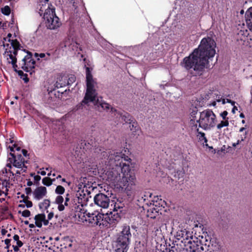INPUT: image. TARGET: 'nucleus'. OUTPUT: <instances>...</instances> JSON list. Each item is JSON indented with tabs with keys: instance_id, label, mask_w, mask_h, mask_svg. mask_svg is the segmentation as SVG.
I'll list each match as a JSON object with an SVG mask.
<instances>
[{
	"instance_id": "obj_1",
	"label": "nucleus",
	"mask_w": 252,
	"mask_h": 252,
	"mask_svg": "<svg viewBox=\"0 0 252 252\" xmlns=\"http://www.w3.org/2000/svg\"><path fill=\"white\" fill-rule=\"evenodd\" d=\"M216 43L211 37L203 38L198 48L195 49L188 56L186 57L181 63L182 65L188 70H190L193 76L202 75L205 68L210 67V61L216 54Z\"/></svg>"
},
{
	"instance_id": "obj_2",
	"label": "nucleus",
	"mask_w": 252,
	"mask_h": 252,
	"mask_svg": "<svg viewBox=\"0 0 252 252\" xmlns=\"http://www.w3.org/2000/svg\"><path fill=\"white\" fill-rule=\"evenodd\" d=\"M107 161L111 168L110 172L112 180L119 183L120 187L125 188L127 195L130 197L135 194L136 177L130 169L131 159L125 154L110 155Z\"/></svg>"
},
{
	"instance_id": "obj_3",
	"label": "nucleus",
	"mask_w": 252,
	"mask_h": 252,
	"mask_svg": "<svg viewBox=\"0 0 252 252\" xmlns=\"http://www.w3.org/2000/svg\"><path fill=\"white\" fill-rule=\"evenodd\" d=\"M86 67V92L85 96L82 101L76 105L75 109H82L84 105L88 104L89 102H93L94 105L95 109L99 111L105 110L106 111L110 108V104L106 103L100 98V99L97 98V93L95 89L97 83L93 79L90 67Z\"/></svg>"
},
{
	"instance_id": "obj_4",
	"label": "nucleus",
	"mask_w": 252,
	"mask_h": 252,
	"mask_svg": "<svg viewBox=\"0 0 252 252\" xmlns=\"http://www.w3.org/2000/svg\"><path fill=\"white\" fill-rule=\"evenodd\" d=\"M176 237L181 240L184 247H189L190 252H201L204 250L200 240L193 236L192 232L182 228L177 231Z\"/></svg>"
},
{
	"instance_id": "obj_5",
	"label": "nucleus",
	"mask_w": 252,
	"mask_h": 252,
	"mask_svg": "<svg viewBox=\"0 0 252 252\" xmlns=\"http://www.w3.org/2000/svg\"><path fill=\"white\" fill-rule=\"evenodd\" d=\"M216 122V115L212 110L208 109L200 113L198 120L191 119L190 124L192 129L197 128L198 123L199 127L204 130H209L215 126Z\"/></svg>"
},
{
	"instance_id": "obj_6",
	"label": "nucleus",
	"mask_w": 252,
	"mask_h": 252,
	"mask_svg": "<svg viewBox=\"0 0 252 252\" xmlns=\"http://www.w3.org/2000/svg\"><path fill=\"white\" fill-rule=\"evenodd\" d=\"M131 238L130 226L126 225L123 226L122 230L118 234L113 244L116 252H127Z\"/></svg>"
},
{
	"instance_id": "obj_7",
	"label": "nucleus",
	"mask_w": 252,
	"mask_h": 252,
	"mask_svg": "<svg viewBox=\"0 0 252 252\" xmlns=\"http://www.w3.org/2000/svg\"><path fill=\"white\" fill-rule=\"evenodd\" d=\"M121 218L119 213L113 211L109 214H103V220L99 224L100 228H111L116 226Z\"/></svg>"
},
{
	"instance_id": "obj_8",
	"label": "nucleus",
	"mask_w": 252,
	"mask_h": 252,
	"mask_svg": "<svg viewBox=\"0 0 252 252\" xmlns=\"http://www.w3.org/2000/svg\"><path fill=\"white\" fill-rule=\"evenodd\" d=\"M48 10L46 13H44V19L46 21V26L48 29L55 30L59 27L61 24L59 18L56 15L55 8Z\"/></svg>"
},
{
	"instance_id": "obj_9",
	"label": "nucleus",
	"mask_w": 252,
	"mask_h": 252,
	"mask_svg": "<svg viewBox=\"0 0 252 252\" xmlns=\"http://www.w3.org/2000/svg\"><path fill=\"white\" fill-rule=\"evenodd\" d=\"M21 68L26 72H30L34 68L35 61L32 59L31 52H28L27 55L25 56L21 62Z\"/></svg>"
},
{
	"instance_id": "obj_10",
	"label": "nucleus",
	"mask_w": 252,
	"mask_h": 252,
	"mask_svg": "<svg viewBox=\"0 0 252 252\" xmlns=\"http://www.w3.org/2000/svg\"><path fill=\"white\" fill-rule=\"evenodd\" d=\"M84 217L85 216V214L87 216V219H86V220L88 221L93 226L98 225L99 226L100 223L102 222L103 214L98 212L90 214V213H87L86 212L84 213Z\"/></svg>"
},
{
	"instance_id": "obj_11",
	"label": "nucleus",
	"mask_w": 252,
	"mask_h": 252,
	"mask_svg": "<svg viewBox=\"0 0 252 252\" xmlns=\"http://www.w3.org/2000/svg\"><path fill=\"white\" fill-rule=\"evenodd\" d=\"M94 200L95 204L101 208H107L109 206L110 199L104 193H100L96 194Z\"/></svg>"
},
{
	"instance_id": "obj_12",
	"label": "nucleus",
	"mask_w": 252,
	"mask_h": 252,
	"mask_svg": "<svg viewBox=\"0 0 252 252\" xmlns=\"http://www.w3.org/2000/svg\"><path fill=\"white\" fill-rule=\"evenodd\" d=\"M9 155L11 158H8V161L12 163L13 166L19 168L26 167L25 165V160L20 154L15 155L14 153H10Z\"/></svg>"
},
{
	"instance_id": "obj_13",
	"label": "nucleus",
	"mask_w": 252,
	"mask_h": 252,
	"mask_svg": "<svg viewBox=\"0 0 252 252\" xmlns=\"http://www.w3.org/2000/svg\"><path fill=\"white\" fill-rule=\"evenodd\" d=\"M101 156H102V159L103 160L102 162H104L105 168L108 170L107 171V173H106V174H108V176H110V178L111 180L114 181L112 180V177L111 176V175H110V172L111 170V168L112 167L109 164V163L107 162L109 161V158L110 156V155H114L116 156L117 154H123L122 153H118V152H115L114 151H110V152H107V151H103L101 153Z\"/></svg>"
},
{
	"instance_id": "obj_14",
	"label": "nucleus",
	"mask_w": 252,
	"mask_h": 252,
	"mask_svg": "<svg viewBox=\"0 0 252 252\" xmlns=\"http://www.w3.org/2000/svg\"><path fill=\"white\" fill-rule=\"evenodd\" d=\"M109 110H110V112L112 114L114 113V115H117L118 116H120L122 118V120L126 123H129L131 122V120L134 118L130 114L127 112L121 113L120 112H117L116 109L110 107L107 111H108Z\"/></svg>"
},
{
	"instance_id": "obj_15",
	"label": "nucleus",
	"mask_w": 252,
	"mask_h": 252,
	"mask_svg": "<svg viewBox=\"0 0 252 252\" xmlns=\"http://www.w3.org/2000/svg\"><path fill=\"white\" fill-rule=\"evenodd\" d=\"M52 8H55L51 4L47 3V2L43 3L42 1H41L37 7V9L39 10L38 13L40 16H44V13H46L48 11V9H52Z\"/></svg>"
},
{
	"instance_id": "obj_16",
	"label": "nucleus",
	"mask_w": 252,
	"mask_h": 252,
	"mask_svg": "<svg viewBox=\"0 0 252 252\" xmlns=\"http://www.w3.org/2000/svg\"><path fill=\"white\" fill-rule=\"evenodd\" d=\"M34 197L37 200L41 199L47 193V189L45 187H37L33 191Z\"/></svg>"
},
{
	"instance_id": "obj_17",
	"label": "nucleus",
	"mask_w": 252,
	"mask_h": 252,
	"mask_svg": "<svg viewBox=\"0 0 252 252\" xmlns=\"http://www.w3.org/2000/svg\"><path fill=\"white\" fill-rule=\"evenodd\" d=\"M8 41L10 42V44H9V50H11L14 55H17L18 50L20 49L21 46L19 42L16 39L14 40L8 39Z\"/></svg>"
},
{
	"instance_id": "obj_18",
	"label": "nucleus",
	"mask_w": 252,
	"mask_h": 252,
	"mask_svg": "<svg viewBox=\"0 0 252 252\" xmlns=\"http://www.w3.org/2000/svg\"><path fill=\"white\" fill-rule=\"evenodd\" d=\"M3 46L5 49V53H8L7 56H8L9 58H7V60H8V63H12V62L14 60H15L16 61H17V58L16 57L17 55H14L13 53V52L11 51V50H9L8 47L9 46V44L8 43H7V44L3 43Z\"/></svg>"
},
{
	"instance_id": "obj_19",
	"label": "nucleus",
	"mask_w": 252,
	"mask_h": 252,
	"mask_svg": "<svg viewBox=\"0 0 252 252\" xmlns=\"http://www.w3.org/2000/svg\"><path fill=\"white\" fill-rule=\"evenodd\" d=\"M245 17L246 24L249 29L252 31V7L246 11Z\"/></svg>"
},
{
	"instance_id": "obj_20",
	"label": "nucleus",
	"mask_w": 252,
	"mask_h": 252,
	"mask_svg": "<svg viewBox=\"0 0 252 252\" xmlns=\"http://www.w3.org/2000/svg\"><path fill=\"white\" fill-rule=\"evenodd\" d=\"M45 218V215L44 214H38L34 217L35 220V225L41 228L42 225V221Z\"/></svg>"
},
{
	"instance_id": "obj_21",
	"label": "nucleus",
	"mask_w": 252,
	"mask_h": 252,
	"mask_svg": "<svg viewBox=\"0 0 252 252\" xmlns=\"http://www.w3.org/2000/svg\"><path fill=\"white\" fill-rule=\"evenodd\" d=\"M129 124L130 130L132 131L133 133H133L134 135L136 134L137 131H138L139 129V126L135 119L133 118L132 120H131V122H130Z\"/></svg>"
},
{
	"instance_id": "obj_22",
	"label": "nucleus",
	"mask_w": 252,
	"mask_h": 252,
	"mask_svg": "<svg viewBox=\"0 0 252 252\" xmlns=\"http://www.w3.org/2000/svg\"><path fill=\"white\" fill-rule=\"evenodd\" d=\"M93 141L92 140H91L90 142H88L86 140H81L80 143V148L83 149L87 151L88 149L91 148L93 146Z\"/></svg>"
},
{
	"instance_id": "obj_23",
	"label": "nucleus",
	"mask_w": 252,
	"mask_h": 252,
	"mask_svg": "<svg viewBox=\"0 0 252 252\" xmlns=\"http://www.w3.org/2000/svg\"><path fill=\"white\" fill-rule=\"evenodd\" d=\"M212 250L210 252H226L222 246L217 243L215 245H212Z\"/></svg>"
},
{
	"instance_id": "obj_24",
	"label": "nucleus",
	"mask_w": 252,
	"mask_h": 252,
	"mask_svg": "<svg viewBox=\"0 0 252 252\" xmlns=\"http://www.w3.org/2000/svg\"><path fill=\"white\" fill-rule=\"evenodd\" d=\"M6 174H7V178L4 179V181L6 182V184L9 183L10 179L12 180L13 178H14V173L10 170L9 169L8 171L6 168L4 169Z\"/></svg>"
},
{
	"instance_id": "obj_25",
	"label": "nucleus",
	"mask_w": 252,
	"mask_h": 252,
	"mask_svg": "<svg viewBox=\"0 0 252 252\" xmlns=\"http://www.w3.org/2000/svg\"><path fill=\"white\" fill-rule=\"evenodd\" d=\"M76 196L78 203L81 204V205L82 207L83 206V204L85 203L86 200L87 199V198L86 197L85 194L84 193L83 197H82L81 194L80 192H77L76 193Z\"/></svg>"
},
{
	"instance_id": "obj_26",
	"label": "nucleus",
	"mask_w": 252,
	"mask_h": 252,
	"mask_svg": "<svg viewBox=\"0 0 252 252\" xmlns=\"http://www.w3.org/2000/svg\"><path fill=\"white\" fill-rule=\"evenodd\" d=\"M55 181V179H52L48 177H44L42 179V184L45 186L49 187L52 185L53 182Z\"/></svg>"
},
{
	"instance_id": "obj_27",
	"label": "nucleus",
	"mask_w": 252,
	"mask_h": 252,
	"mask_svg": "<svg viewBox=\"0 0 252 252\" xmlns=\"http://www.w3.org/2000/svg\"><path fill=\"white\" fill-rule=\"evenodd\" d=\"M50 205V201L49 199H46L39 204V208L47 209Z\"/></svg>"
},
{
	"instance_id": "obj_28",
	"label": "nucleus",
	"mask_w": 252,
	"mask_h": 252,
	"mask_svg": "<svg viewBox=\"0 0 252 252\" xmlns=\"http://www.w3.org/2000/svg\"><path fill=\"white\" fill-rule=\"evenodd\" d=\"M123 207L124 204L121 202H116L114 205L113 211H116V212L117 213H119L120 215H121V213L122 212V209L123 208Z\"/></svg>"
},
{
	"instance_id": "obj_29",
	"label": "nucleus",
	"mask_w": 252,
	"mask_h": 252,
	"mask_svg": "<svg viewBox=\"0 0 252 252\" xmlns=\"http://www.w3.org/2000/svg\"><path fill=\"white\" fill-rule=\"evenodd\" d=\"M196 129V131L197 133V136L200 135V137L199 138V140L200 141L204 140V142L207 143L208 141V140L207 138L205 137V133L201 132L199 131V129L196 128H195Z\"/></svg>"
},
{
	"instance_id": "obj_30",
	"label": "nucleus",
	"mask_w": 252,
	"mask_h": 252,
	"mask_svg": "<svg viewBox=\"0 0 252 252\" xmlns=\"http://www.w3.org/2000/svg\"><path fill=\"white\" fill-rule=\"evenodd\" d=\"M221 121L220 124L217 126V127L218 129H220L224 126H228L229 125V120H223Z\"/></svg>"
},
{
	"instance_id": "obj_31",
	"label": "nucleus",
	"mask_w": 252,
	"mask_h": 252,
	"mask_svg": "<svg viewBox=\"0 0 252 252\" xmlns=\"http://www.w3.org/2000/svg\"><path fill=\"white\" fill-rule=\"evenodd\" d=\"M1 11L2 13L5 15H9L11 13L10 8L8 5L1 8Z\"/></svg>"
},
{
	"instance_id": "obj_32",
	"label": "nucleus",
	"mask_w": 252,
	"mask_h": 252,
	"mask_svg": "<svg viewBox=\"0 0 252 252\" xmlns=\"http://www.w3.org/2000/svg\"><path fill=\"white\" fill-rule=\"evenodd\" d=\"M65 191L64 188L60 185L58 186L55 189V192L58 194H63Z\"/></svg>"
},
{
	"instance_id": "obj_33",
	"label": "nucleus",
	"mask_w": 252,
	"mask_h": 252,
	"mask_svg": "<svg viewBox=\"0 0 252 252\" xmlns=\"http://www.w3.org/2000/svg\"><path fill=\"white\" fill-rule=\"evenodd\" d=\"M19 214H22V216L24 217H29L31 215V212L29 210H25L22 212L21 211H18Z\"/></svg>"
},
{
	"instance_id": "obj_34",
	"label": "nucleus",
	"mask_w": 252,
	"mask_h": 252,
	"mask_svg": "<svg viewBox=\"0 0 252 252\" xmlns=\"http://www.w3.org/2000/svg\"><path fill=\"white\" fill-rule=\"evenodd\" d=\"M76 80V77L74 75H71L70 77L68 78L67 81V85L69 86L71 85L73 83H74Z\"/></svg>"
},
{
	"instance_id": "obj_35",
	"label": "nucleus",
	"mask_w": 252,
	"mask_h": 252,
	"mask_svg": "<svg viewBox=\"0 0 252 252\" xmlns=\"http://www.w3.org/2000/svg\"><path fill=\"white\" fill-rule=\"evenodd\" d=\"M63 201V198L61 195H58L56 197L55 202L57 204H62Z\"/></svg>"
},
{
	"instance_id": "obj_36",
	"label": "nucleus",
	"mask_w": 252,
	"mask_h": 252,
	"mask_svg": "<svg viewBox=\"0 0 252 252\" xmlns=\"http://www.w3.org/2000/svg\"><path fill=\"white\" fill-rule=\"evenodd\" d=\"M228 115V112L227 111H224L220 114V116L223 120H229V118L227 117Z\"/></svg>"
},
{
	"instance_id": "obj_37",
	"label": "nucleus",
	"mask_w": 252,
	"mask_h": 252,
	"mask_svg": "<svg viewBox=\"0 0 252 252\" xmlns=\"http://www.w3.org/2000/svg\"><path fill=\"white\" fill-rule=\"evenodd\" d=\"M34 56L37 58L39 57L41 58L44 59V60H45V58H47V55L45 53L38 54L37 53H35Z\"/></svg>"
},
{
	"instance_id": "obj_38",
	"label": "nucleus",
	"mask_w": 252,
	"mask_h": 252,
	"mask_svg": "<svg viewBox=\"0 0 252 252\" xmlns=\"http://www.w3.org/2000/svg\"><path fill=\"white\" fill-rule=\"evenodd\" d=\"M17 144L16 143H14L12 145V146H8V148L10 149V151H11V153L15 152V148L17 147Z\"/></svg>"
},
{
	"instance_id": "obj_39",
	"label": "nucleus",
	"mask_w": 252,
	"mask_h": 252,
	"mask_svg": "<svg viewBox=\"0 0 252 252\" xmlns=\"http://www.w3.org/2000/svg\"><path fill=\"white\" fill-rule=\"evenodd\" d=\"M45 54L47 55V58H45V61H49L53 59V57L52 56L51 53L47 52Z\"/></svg>"
},
{
	"instance_id": "obj_40",
	"label": "nucleus",
	"mask_w": 252,
	"mask_h": 252,
	"mask_svg": "<svg viewBox=\"0 0 252 252\" xmlns=\"http://www.w3.org/2000/svg\"><path fill=\"white\" fill-rule=\"evenodd\" d=\"M11 239H6L5 240H4V243H5V244L6 245L5 248L6 249H9L10 246V242H11Z\"/></svg>"
},
{
	"instance_id": "obj_41",
	"label": "nucleus",
	"mask_w": 252,
	"mask_h": 252,
	"mask_svg": "<svg viewBox=\"0 0 252 252\" xmlns=\"http://www.w3.org/2000/svg\"><path fill=\"white\" fill-rule=\"evenodd\" d=\"M246 134H247V132H245V134L244 137H241V140H238L237 141V143H233V146L234 147H235L237 145H238V144H239L240 142L242 141H244V139L246 138Z\"/></svg>"
},
{
	"instance_id": "obj_42",
	"label": "nucleus",
	"mask_w": 252,
	"mask_h": 252,
	"mask_svg": "<svg viewBox=\"0 0 252 252\" xmlns=\"http://www.w3.org/2000/svg\"><path fill=\"white\" fill-rule=\"evenodd\" d=\"M177 252V249L176 247V246H175V245L174 246H171L169 249V252Z\"/></svg>"
},
{
	"instance_id": "obj_43",
	"label": "nucleus",
	"mask_w": 252,
	"mask_h": 252,
	"mask_svg": "<svg viewBox=\"0 0 252 252\" xmlns=\"http://www.w3.org/2000/svg\"><path fill=\"white\" fill-rule=\"evenodd\" d=\"M17 61L15 60H14L12 63H11L12 64V67L14 69V71H17L18 70L17 69V65L16 64Z\"/></svg>"
},
{
	"instance_id": "obj_44",
	"label": "nucleus",
	"mask_w": 252,
	"mask_h": 252,
	"mask_svg": "<svg viewBox=\"0 0 252 252\" xmlns=\"http://www.w3.org/2000/svg\"><path fill=\"white\" fill-rule=\"evenodd\" d=\"M196 114V108H195L193 111L191 112V116L192 118L191 119L195 120L194 118L196 117L195 115Z\"/></svg>"
},
{
	"instance_id": "obj_45",
	"label": "nucleus",
	"mask_w": 252,
	"mask_h": 252,
	"mask_svg": "<svg viewBox=\"0 0 252 252\" xmlns=\"http://www.w3.org/2000/svg\"><path fill=\"white\" fill-rule=\"evenodd\" d=\"M25 204L27 208H31L32 206V203L31 201L30 200H28V201L26 202Z\"/></svg>"
},
{
	"instance_id": "obj_46",
	"label": "nucleus",
	"mask_w": 252,
	"mask_h": 252,
	"mask_svg": "<svg viewBox=\"0 0 252 252\" xmlns=\"http://www.w3.org/2000/svg\"><path fill=\"white\" fill-rule=\"evenodd\" d=\"M179 252H190V249H189V247H186V248H183L180 250Z\"/></svg>"
},
{
	"instance_id": "obj_47",
	"label": "nucleus",
	"mask_w": 252,
	"mask_h": 252,
	"mask_svg": "<svg viewBox=\"0 0 252 252\" xmlns=\"http://www.w3.org/2000/svg\"><path fill=\"white\" fill-rule=\"evenodd\" d=\"M59 204V206H58V210L60 211H63V210H64V206L62 204Z\"/></svg>"
},
{
	"instance_id": "obj_48",
	"label": "nucleus",
	"mask_w": 252,
	"mask_h": 252,
	"mask_svg": "<svg viewBox=\"0 0 252 252\" xmlns=\"http://www.w3.org/2000/svg\"><path fill=\"white\" fill-rule=\"evenodd\" d=\"M26 193L27 195L30 194L32 193V189L30 187L26 188L25 189Z\"/></svg>"
},
{
	"instance_id": "obj_49",
	"label": "nucleus",
	"mask_w": 252,
	"mask_h": 252,
	"mask_svg": "<svg viewBox=\"0 0 252 252\" xmlns=\"http://www.w3.org/2000/svg\"><path fill=\"white\" fill-rule=\"evenodd\" d=\"M54 213L53 212H50L48 214L47 218L48 220H51L54 217Z\"/></svg>"
},
{
	"instance_id": "obj_50",
	"label": "nucleus",
	"mask_w": 252,
	"mask_h": 252,
	"mask_svg": "<svg viewBox=\"0 0 252 252\" xmlns=\"http://www.w3.org/2000/svg\"><path fill=\"white\" fill-rule=\"evenodd\" d=\"M16 72H17V73L18 74V75L19 76L24 75L25 76H27V74H24V72H23V71H22V70H17Z\"/></svg>"
},
{
	"instance_id": "obj_51",
	"label": "nucleus",
	"mask_w": 252,
	"mask_h": 252,
	"mask_svg": "<svg viewBox=\"0 0 252 252\" xmlns=\"http://www.w3.org/2000/svg\"><path fill=\"white\" fill-rule=\"evenodd\" d=\"M34 179L35 182H39L41 179V177L39 175H35L34 177Z\"/></svg>"
},
{
	"instance_id": "obj_52",
	"label": "nucleus",
	"mask_w": 252,
	"mask_h": 252,
	"mask_svg": "<svg viewBox=\"0 0 252 252\" xmlns=\"http://www.w3.org/2000/svg\"><path fill=\"white\" fill-rule=\"evenodd\" d=\"M16 243L17 245V246H18L19 248H21L23 245V242L20 240H18V241H16Z\"/></svg>"
},
{
	"instance_id": "obj_53",
	"label": "nucleus",
	"mask_w": 252,
	"mask_h": 252,
	"mask_svg": "<svg viewBox=\"0 0 252 252\" xmlns=\"http://www.w3.org/2000/svg\"><path fill=\"white\" fill-rule=\"evenodd\" d=\"M69 43H70V39H68V41L66 40L65 41L64 47H69Z\"/></svg>"
},
{
	"instance_id": "obj_54",
	"label": "nucleus",
	"mask_w": 252,
	"mask_h": 252,
	"mask_svg": "<svg viewBox=\"0 0 252 252\" xmlns=\"http://www.w3.org/2000/svg\"><path fill=\"white\" fill-rule=\"evenodd\" d=\"M68 196H69V194L67 193L66 194V196L65 197V202H64V205H65V206L68 205L67 202L69 200V198L68 197Z\"/></svg>"
},
{
	"instance_id": "obj_55",
	"label": "nucleus",
	"mask_w": 252,
	"mask_h": 252,
	"mask_svg": "<svg viewBox=\"0 0 252 252\" xmlns=\"http://www.w3.org/2000/svg\"><path fill=\"white\" fill-rule=\"evenodd\" d=\"M49 220L48 219L46 220L45 218H44V219L42 221V222L43 223V224L44 225H47L49 224Z\"/></svg>"
},
{
	"instance_id": "obj_56",
	"label": "nucleus",
	"mask_w": 252,
	"mask_h": 252,
	"mask_svg": "<svg viewBox=\"0 0 252 252\" xmlns=\"http://www.w3.org/2000/svg\"><path fill=\"white\" fill-rule=\"evenodd\" d=\"M22 153L25 157H27L28 155V151L25 149L22 150Z\"/></svg>"
},
{
	"instance_id": "obj_57",
	"label": "nucleus",
	"mask_w": 252,
	"mask_h": 252,
	"mask_svg": "<svg viewBox=\"0 0 252 252\" xmlns=\"http://www.w3.org/2000/svg\"><path fill=\"white\" fill-rule=\"evenodd\" d=\"M12 247L15 252H18L19 251V247L18 246L13 245Z\"/></svg>"
},
{
	"instance_id": "obj_58",
	"label": "nucleus",
	"mask_w": 252,
	"mask_h": 252,
	"mask_svg": "<svg viewBox=\"0 0 252 252\" xmlns=\"http://www.w3.org/2000/svg\"><path fill=\"white\" fill-rule=\"evenodd\" d=\"M13 239L16 241H17L18 240H19V236L17 234H15L13 236Z\"/></svg>"
},
{
	"instance_id": "obj_59",
	"label": "nucleus",
	"mask_w": 252,
	"mask_h": 252,
	"mask_svg": "<svg viewBox=\"0 0 252 252\" xmlns=\"http://www.w3.org/2000/svg\"><path fill=\"white\" fill-rule=\"evenodd\" d=\"M226 101L228 103H231L232 105H234L235 104V102L234 101L231 100V99H227Z\"/></svg>"
},
{
	"instance_id": "obj_60",
	"label": "nucleus",
	"mask_w": 252,
	"mask_h": 252,
	"mask_svg": "<svg viewBox=\"0 0 252 252\" xmlns=\"http://www.w3.org/2000/svg\"><path fill=\"white\" fill-rule=\"evenodd\" d=\"M233 106H233V108H232V113L233 114H235V113L236 111V110H238V109H237V107L236 106H234V105H233Z\"/></svg>"
},
{
	"instance_id": "obj_61",
	"label": "nucleus",
	"mask_w": 252,
	"mask_h": 252,
	"mask_svg": "<svg viewBox=\"0 0 252 252\" xmlns=\"http://www.w3.org/2000/svg\"><path fill=\"white\" fill-rule=\"evenodd\" d=\"M27 185L29 187L32 186L33 185L32 182L30 180H29L27 182Z\"/></svg>"
},
{
	"instance_id": "obj_62",
	"label": "nucleus",
	"mask_w": 252,
	"mask_h": 252,
	"mask_svg": "<svg viewBox=\"0 0 252 252\" xmlns=\"http://www.w3.org/2000/svg\"><path fill=\"white\" fill-rule=\"evenodd\" d=\"M7 231L5 229H2L1 231V235H4L7 233Z\"/></svg>"
},
{
	"instance_id": "obj_63",
	"label": "nucleus",
	"mask_w": 252,
	"mask_h": 252,
	"mask_svg": "<svg viewBox=\"0 0 252 252\" xmlns=\"http://www.w3.org/2000/svg\"><path fill=\"white\" fill-rule=\"evenodd\" d=\"M29 199L28 196H27L26 198L25 199H23L22 201H20V202H24L25 204H26V202L28 201Z\"/></svg>"
},
{
	"instance_id": "obj_64",
	"label": "nucleus",
	"mask_w": 252,
	"mask_h": 252,
	"mask_svg": "<svg viewBox=\"0 0 252 252\" xmlns=\"http://www.w3.org/2000/svg\"><path fill=\"white\" fill-rule=\"evenodd\" d=\"M40 174L42 176H44L46 174V172L45 171H41L40 172Z\"/></svg>"
}]
</instances>
